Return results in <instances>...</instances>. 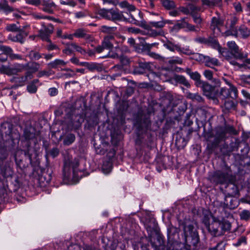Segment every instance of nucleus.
<instances>
[{
	"label": "nucleus",
	"instance_id": "9b49d317",
	"mask_svg": "<svg viewBox=\"0 0 250 250\" xmlns=\"http://www.w3.org/2000/svg\"><path fill=\"white\" fill-rule=\"evenodd\" d=\"M213 221L215 222H218L222 231H229L230 229L231 224L230 222L227 220L222 215L213 217Z\"/></svg>",
	"mask_w": 250,
	"mask_h": 250
},
{
	"label": "nucleus",
	"instance_id": "603ef678",
	"mask_svg": "<svg viewBox=\"0 0 250 250\" xmlns=\"http://www.w3.org/2000/svg\"><path fill=\"white\" fill-rule=\"evenodd\" d=\"M162 4L165 7L168 9H172L175 6L174 3L169 0H164Z\"/></svg>",
	"mask_w": 250,
	"mask_h": 250
},
{
	"label": "nucleus",
	"instance_id": "0eeeda50",
	"mask_svg": "<svg viewBox=\"0 0 250 250\" xmlns=\"http://www.w3.org/2000/svg\"><path fill=\"white\" fill-rule=\"evenodd\" d=\"M198 87L201 88L204 95L209 99H213L217 94L216 86H213L207 82L203 81Z\"/></svg>",
	"mask_w": 250,
	"mask_h": 250
},
{
	"label": "nucleus",
	"instance_id": "7c9ffc66",
	"mask_svg": "<svg viewBox=\"0 0 250 250\" xmlns=\"http://www.w3.org/2000/svg\"><path fill=\"white\" fill-rule=\"evenodd\" d=\"M225 36H229L230 35L233 36L239 39H246L250 36V32H225Z\"/></svg>",
	"mask_w": 250,
	"mask_h": 250
},
{
	"label": "nucleus",
	"instance_id": "f257e3e1",
	"mask_svg": "<svg viewBox=\"0 0 250 250\" xmlns=\"http://www.w3.org/2000/svg\"><path fill=\"white\" fill-rule=\"evenodd\" d=\"M40 66V64L35 62H29L25 64L15 63L11 66L1 65L0 66V73L8 76L17 75L26 70V72L31 74L30 78L32 79L33 73L39 70Z\"/></svg>",
	"mask_w": 250,
	"mask_h": 250
},
{
	"label": "nucleus",
	"instance_id": "9d476101",
	"mask_svg": "<svg viewBox=\"0 0 250 250\" xmlns=\"http://www.w3.org/2000/svg\"><path fill=\"white\" fill-rule=\"evenodd\" d=\"M31 74L25 72L24 75L17 76L12 77L10 80L12 83H15L18 86H23L28 80H31Z\"/></svg>",
	"mask_w": 250,
	"mask_h": 250
},
{
	"label": "nucleus",
	"instance_id": "49530a36",
	"mask_svg": "<svg viewBox=\"0 0 250 250\" xmlns=\"http://www.w3.org/2000/svg\"><path fill=\"white\" fill-rule=\"evenodd\" d=\"M243 146V148L241 149L242 155L243 156L247 155L250 151V147L249 145L245 143H241L240 144L239 147H241Z\"/></svg>",
	"mask_w": 250,
	"mask_h": 250
},
{
	"label": "nucleus",
	"instance_id": "393cba45",
	"mask_svg": "<svg viewBox=\"0 0 250 250\" xmlns=\"http://www.w3.org/2000/svg\"><path fill=\"white\" fill-rule=\"evenodd\" d=\"M187 98L191 100L193 102L199 103H202L204 101L203 98L198 93H192L190 92H187Z\"/></svg>",
	"mask_w": 250,
	"mask_h": 250
},
{
	"label": "nucleus",
	"instance_id": "72a5a7b5",
	"mask_svg": "<svg viewBox=\"0 0 250 250\" xmlns=\"http://www.w3.org/2000/svg\"><path fill=\"white\" fill-rule=\"evenodd\" d=\"M75 36L78 38H84L85 40L90 42L93 40V37L87 34L85 32H75Z\"/></svg>",
	"mask_w": 250,
	"mask_h": 250
},
{
	"label": "nucleus",
	"instance_id": "cd10ccee",
	"mask_svg": "<svg viewBox=\"0 0 250 250\" xmlns=\"http://www.w3.org/2000/svg\"><path fill=\"white\" fill-rule=\"evenodd\" d=\"M219 227V225L218 222H215L213 221V222L210 224L208 226H207L206 228L211 235H216L218 234Z\"/></svg>",
	"mask_w": 250,
	"mask_h": 250
},
{
	"label": "nucleus",
	"instance_id": "13d9d810",
	"mask_svg": "<svg viewBox=\"0 0 250 250\" xmlns=\"http://www.w3.org/2000/svg\"><path fill=\"white\" fill-rule=\"evenodd\" d=\"M22 150H16L15 152H14L13 154V158L14 159V160L15 161V163L17 165V166L19 167H21V163L22 162V161L21 160V159H18V158H17V154L19 153H22Z\"/></svg>",
	"mask_w": 250,
	"mask_h": 250
},
{
	"label": "nucleus",
	"instance_id": "39448f33",
	"mask_svg": "<svg viewBox=\"0 0 250 250\" xmlns=\"http://www.w3.org/2000/svg\"><path fill=\"white\" fill-rule=\"evenodd\" d=\"M184 230L186 244L190 247H196L199 242V237L193 225L192 224L185 225Z\"/></svg>",
	"mask_w": 250,
	"mask_h": 250
},
{
	"label": "nucleus",
	"instance_id": "a18cd8bd",
	"mask_svg": "<svg viewBox=\"0 0 250 250\" xmlns=\"http://www.w3.org/2000/svg\"><path fill=\"white\" fill-rule=\"evenodd\" d=\"M152 28L159 29L163 28L166 24V22L163 20L158 21H150Z\"/></svg>",
	"mask_w": 250,
	"mask_h": 250
},
{
	"label": "nucleus",
	"instance_id": "473e14b6",
	"mask_svg": "<svg viewBox=\"0 0 250 250\" xmlns=\"http://www.w3.org/2000/svg\"><path fill=\"white\" fill-rule=\"evenodd\" d=\"M76 137L74 134L69 133L64 138L63 143L64 145L69 146L75 140Z\"/></svg>",
	"mask_w": 250,
	"mask_h": 250
},
{
	"label": "nucleus",
	"instance_id": "1a4fd4ad",
	"mask_svg": "<svg viewBox=\"0 0 250 250\" xmlns=\"http://www.w3.org/2000/svg\"><path fill=\"white\" fill-rule=\"evenodd\" d=\"M114 36L112 34H109L105 36L102 44L95 48V51L98 53L102 52L104 49L110 50L113 47V42H115Z\"/></svg>",
	"mask_w": 250,
	"mask_h": 250
},
{
	"label": "nucleus",
	"instance_id": "79ce46f5",
	"mask_svg": "<svg viewBox=\"0 0 250 250\" xmlns=\"http://www.w3.org/2000/svg\"><path fill=\"white\" fill-rule=\"evenodd\" d=\"M240 217L242 220L248 221L250 219V211L246 209L242 210L240 213Z\"/></svg>",
	"mask_w": 250,
	"mask_h": 250
},
{
	"label": "nucleus",
	"instance_id": "b1692460",
	"mask_svg": "<svg viewBox=\"0 0 250 250\" xmlns=\"http://www.w3.org/2000/svg\"><path fill=\"white\" fill-rule=\"evenodd\" d=\"M12 125L9 124L2 125L0 128V131L2 134L8 135L10 138L13 141L14 139L12 135Z\"/></svg>",
	"mask_w": 250,
	"mask_h": 250
},
{
	"label": "nucleus",
	"instance_id": "3c124183",
	"mask_svg": "<svg viewBox=\"0 0 250 250\" xmlns=\"http://www.w3.org/2000/svg\"><path fill=\"white\" fill-rule=\"evenodd\" d=\"M75 118L76 119L73 124L76 126H80L81 124L84 121V118L81 115H77L76 116Z\"/></svg>",
	"mask_w": 250,
	"mask_h": 250
},
{
	"label": "nucleus",
	"instance_id": "6ab92c4d",
	"mask_svg": "<svg viewBox=\"0 0 250 250\" xmlns=\"http://www.w3.org/2000/svg\"><path fill=\"white\" fill-rule=\"evenodd\" d=\"M185 72L190 76L191 79L195 81V84L196 86L198 87L200 86L201 83L203 82V81L201 80V75L197 71L193 72L191 71L190 68H187Z\"/></svg>",
	"mask_w": 250,
	"mask_h": 250
},
{
	"label": "nucleus",
	"instance_id": "c9c22d12",
	"mask_svg": "<svg viewBox=\"0 0 250 250\" xmlns=\"http://www.w3.org/2000/svg\"><path fill=\"white\" fill-rule=\"evenodd\" d=\"M117 245V240L109 241V243L104 246V249L105 250H116Z\"/></svg>",
	"mask_w": 250,
	"mask_h": 250
},
{
	"label": "nucleus",
	"instance_id": "0e129e2a",
	"mask_svg": "<svg viewBox=\"0 0 250 250\" xmlns=\"http://www.w3.org/2000/svg\"><path fill=\"white\" fill-rule=\"evenodd\" d=\"M226 243L223 241L219 242L215 247L211 248L213 250H222L225 248Z\"/></svg>",
	"mask_w": 250,
	"mask_h": 250
},
{
	"label": "nucleus",
	"instance_id": "c85d7f7f",
	"mask_svg": "<svg viewBox=\"0 0 250 250\" xmlns=\"http://www.w3.org/2000/svg\"><path fill=\"white\" fill-rule=\"evenodd\" d=\"M207 42L213 48L217 49L221 54V51L220 50L222 49V47L220 46L218 42L215 38L210 37L207 40Z\"/></svg>",
	"mask_w": 250,
	"mask_h": 250
},
{
	"label": "nucleus",
	"instance_id": "c03bdc74",
	"mask_svg": "<svg viewBox=\"0 0 250 250\" xmlns=\"http://www.w3.org/2000/svg\"><path fill=\"white\" fill-rule=\"evenodd\" d=\"M51 32H40L38 35L39 38H40L42 41L50 42L51 40L49 39L50 33Z\"/></svg>",
	"mask_w": 250,
	"mask_h": 250
},
{
	"label": "nucleus",
	"instance_id": "864d4df0",
	"mask_svg": "<svg viewBox=\"0 0 250 250\" xmlns=\"http://www.w3.org/2000/svg\"><path fill=\"white\" fill-rule=\"evenodd\" d=\"M247 243V238L245 236H242L237 239V241L233 244V245L235 247H239L242 244H246Z\"/></svg>",
	"mask_w": 250,
	"mask_h": 250
},
{
	"label": "nucleus",
	"instance_id": "e2e57ef3",
	"mask_svg": "<svg viewBox=\"0 0 250 250\" xmlns=\"http://www.w3.org/2000/svg\"><path fill=\"white\" fill-rule=\"evenodd\" d=\"M27 91L30 93H35L37 90L36 85L30 83L27 86Z\"/></svg>",
	"mask_w": 250,
	"mask_h": 250
},
{
	"label": "nucleus",
	"instance_id": "4468645a",
	"mask_svg": "<svg viewBox=\"0 0 250 250\" xmlns=\"http://www.w3.org/2000/svg\"><path fill=\"white\" fill-rule=\"evenodd\" d=\"M27 32H12L8 36V39L12 42L23 43L27 37Z\"/></svg>",
	"mask_w": 250,
	"mask_h": 250
},
{
	"label": "nucleus",
	"instance_id": "aec40b11",
	"mask_svg": "<svg viewBox=\"0 0 250 250\" xmlns=\"http://www.w3.org/2000/svg\"><path fill=\"white\" fill-rule=\"evenodd\" d=\"M214 216H212L211 212L207 209L203 210L202 216L201 218L202 222L204 224L206 227L208 226L210 224V219L212 218L213 220Z\"/></svg>",
	"mask_w": 250,
	"mask_h": 250
},
{
	"label": "nucleus",
	"instance_id": "5fc2aeb1",
	"mask_svg": "<svg viewBox=\"0 0 250 250\" xmlns=\"http://www.w3.org/2000/svg\"><path fill=\"white\" fill-rule=\"evenodd\" d=\"M27 148L26 149L24 150V155L27 156L29 159L31 161L32 157V153L31 152V147H30V144L29 143H27Z\"/></svg>",
	"mask_w": 250,
	"mask_h": 250
},
{
	"label": "nucleus",
	"instance_id": "4c0bfd02",
	"mask_svg": "<svg viewBox=\"0 0 250 250\" xmlns=\"http://www.w3.org/2000/svg\"><path fill=\"white\" fill-rule=\"evenodd\" d=\"M224 129L226 134L229 133V134H236V131L232 125H225L224 126H221Z\"/></svg>",
	"mask_w": 250,
	"mask_h": 250
},
{
	"label": "nucleus",
	"instance_id": "2f4dec72",
	"mask_svg": "<svg viewBox=\"0 0 250 250\" xmlns=\"http://www.w3.org/2000/svg\"><path fill=\"white\" fill-rule=\"evenodd\" d=\"M66 64L63 60L60 59H56L54 61L51 62L47 64L48 66L50 68L56 69L59 66H64Z\"/></svg>",
	"mask_w": 250,
	"mask_h": 250
},
{
	"label": "nucleus",
	"instance_id": "5701e85b",
	"mask_svg": "<svg viewBox=\"0 0 250 250\" xmlns=\"http://www.w3.org/2000/svg\"><path fill=\"white\" fill-rule=\"evenodd\" d=\"M206 66L213 68L214 66H219L220 62L218 60L215 58H211L207 56L204 62Z\"/></svg>",
	"mask_w": 250,
	"mask_h": 250
},
{
	"label": "nucleus",
	"instance_id": "20e7f679",
	"mask_svg": "<svg viewBox=\"0 0 250 250\" xmlns=\"http://www.w3.org/2000/svg\"><path fill=\"white\" fill-rule=\"evenodd\" d=\"M98 14L103 18L113 21H126L123 12L116 7L110 9L100 8L98 11Z\"/></svg>",
	"mask_w": 250,
	"mask_h": 250
},
{
	"label": "nucleus",
	"instance_id": "4be33fe9",
	"mask_svg": "<svg viewBox=\"0 0 250 250\" xmlns=\"http://www.w3.org/2000/svg\"><path fill=\"white\" fill-rule=\"evenodd\" d=\"M204 77L208 81H211L214 83L216 86H219L220 84V81L218 79L214 78L213 77V72L210 70H205L203 73Z\"/></svg>",
	"mask_w": 250,
	"mask_h": 250
},
{
	"label": "nucleus",
	"instance_id": "bf43d9fd",
	"mask_svg": "<svg viewBox=\"0 0 250 250\" xmlns=\"http://www.w3.org/2000/svg\"><path fill=\"white\" fill-rule=\"evenodd\" d=\"M206 56L201 54L196 53L194 54L193 59L197 61L204 63Z\"/></svg>",
	"mask_w": 250,
	"mask_h": 250
},
{
	"label": "nucleus",
	"instance_id": "e433bc0d",
	"mask_svg": "<svg viewBox=\"0 0 250 250\" xmlns=\"http://www.w3.org/2000/svg\"><path fill=\"white\" fill-rule=\"evenodd\" d=\"M120 6L122 8H126L129 11H134L136 10L134 5L129 4L126 1H124L120 3Z\"/></svg>",
	"mask_w": 250,
	"mask_h": 250
},
{
	"label": "nucleus",
	"instance_id": "58836bf2",
	"mask_svg": "<svg viewBox=\"0 0 250 250\" xmlns=\"http://www.w3.org/2000/svg\"><path fill=\"white\" fill-rule=\"evenodd\" d=\"M28 56L32 60H39L42 57V54L41 55L37 51L32 50L29 52Z\"/></svg>",
	"mask_w": 250,
	"mask_h": 250
},
{
	"label": "nucleus",
	"instance_id": "774afa93",
	"mask_svg": "<svg viewBox=\"0 0 250 250\" xmlns=\"http://www.w3.org/2000/svg\"><path fill=\"white\" fill-rule=\"evenodd\" d=\"M49 153L53 158H55L59 154V150L56 147L53 148L50 150Z\"/></svg>",
	"mask_w": 250,
	"mask_h": 250
},
{
	"label": "nucleus",
	"instance_id": "c756f323",
	"mask_svg": "<svg viewBox=\"0 0 250 250\" xmlns=\"http://www.w3.org/2000/svg\"><path fill=\"white\" fill-rule=\"evenodd\" d=\"M9 153L7 149L5 147L0 148V167L4 165L5 160L8 158Z\"/></svg>",
	"mask_w": 250,
	"mask_h": 250
},
{
	"label": "nucleus",
	"instance_id": "2eb2a0df",
	"mask_svg": "<svg viewBox=\"0 0 250 250\" xmlns=\"http://www.w3.org/2000/svg\"><path fill=\"white\" fill-rule=\"evenodd\" d=\"M185 28H187L190 31H193L195 30V26L185 21V19H182L181 20L178 21L174 25L173 28L175 30H179Z\"/></svg>",
	"mask_w": 250,
	"mask_h": 250
},
{
	"label": "nucleus",
	"instance_id": "09e8293b",
	"mask_svg": "<svg viewBox=\"0 0 250 250\" xmlns=\"http://www.w3.org/2000/svg\"><path fill=\"white\" fill-rule=\"evenodd\" d=\"M57 36L63 39H68L71 40L73 39V37L75 36L74 34H68L65 32H57Z\"/></svg>",
	"mask_w": 250,
	"mask_h": 250
},
{
	"label": "nucleus",
	"instance_id": "412c9836",
	"mask_svg": "<svg viewBox=\"0 0 250 250\" xmlns=\"http://www.w3.org/2000/svg\"><path fill=\"white\" fill-rule=\"evenodd\" d=\"M233 196H227L224 200V204L226 207L230 209H234L238 206V203L236 199L232 198Z\"/></svg>",
	"mask_w": 250,
	"mask_h": 250
},
{
	"label": "nucleus",
	"instance_id": "052dcab7",
	"mask_svg": "<svg viewBox=\"0 0 250 250\" xmlns=\"http://www.w3.org/2000/svg\"><path fill=\"white\" fill-rule=\"evenodd\" d=\"M178 232L177 229L176 228L173 226L169 227L167 229V236L169 239H170L173 235Z\"/></svg>",
	"mask_w": 250,
	"mask_h": 250
},
{
	"label": "nucleus",
	"instance_id": "ea45409f",
	"mask_svg": "<svg viewBox=\"0 0 250 250\" xmlns=\"http://www.w3.org/2000/svg\"><path fill=\"white\" fill-rule=\"evenodd\" d=\"M239 84L245 86L246 84H250V77L249 75H242L239 80Z\"/></svg>",
	"mask_w": 250,
	"mask_h": 250
},
{
	"label": "nucleus",
	"instance_id": "423d86ee",
	"mask_svg": "<svg viewBox=\"0 0 250 250\" xmlns=\"http://www.w3.org/2000/svg\"><path fill=\"white\" fill-rule=\"evenodd\" d=\"M226 83L229 86V88L222 87L219 93L220 97L222 99L231 98L236 99L238 97V90L237 88L230 82L225 80Z\"/></svg>",
	"mask_w": 250,
	"mask_h": 250
},
{
	"label": "nucleus",
	"instance_id": "338daca9",
	"mask_svg": "<svg viewBox=\"0 0 250 250\" xmlns=\"http://www.w3.org/2000/svg\"><path fill=\"white\" fill-rule=\"evenodd\" d=\"M138 67L141 68L142 70L146 71L150 67L149 63L146 62H140L138 63Z\"/></svg>",
	"mask_w": 250,
	"mask_h": 250
},
{
	"label": "nucleus",
	"instance_id": "bb28decb",
	"mask_svg": "<svg viewBox=\"0 0 250 250\" xmlns=\"http://www.w3.org/2000/svg\"><path fill=\"white\" fill-rule=\"evenodd\" d=\"M174 80L178 83L183 84L187 87H189L190 84L185 77L180 75L175 74L174 77Z\"/></svg>",
	"mask_w": 250,
	"mask_h": 250
},
{
	"label": "nucleus",
	"instance_id": "a211bd4d",
	"mask_svg": "<svg viewBox=\"0 0 250 250\" xmlns=\"http://www.w3.org/2000/svg\"><path fill=\"white\" fill-rule=\"evenodd\" d=\"M36 129L32 126H26L23 130V137L26 140H30L35 138L36 135Z\"/></svg>",
	"mask_w": 250,
	"mask_h": 250
},
{
	"label": "nucleus",
	"instance_id": "f03ea898",
	"mask_svg": "<svg viewBox=\"0 0 250 250\" xmlns=\"http://www.w3.org/2000/svg\"><path fill=\"white\" fill-rule=\"evenodd\" d=\"M227 48H223L220 50L221 54L228 61L233 58L237 60H243L248 57V53H244L234 41L228 42Z\"/></svg>",
	"mask_w": 250,
	"mask_h": 250
},
{
	"label": "nucleus",
	"instance_id": "4d7b16f0",
	"mask_svg": "<svg viewBox=\"0 0 250 250\" xmlns=\"http://www.w3.org/2000/svg\"><path fill=\"white\" fill-rule=\"evenodd\" d=\"M164 46L168 50L174 51L175 49L179 50L180 49V47L177 45H174L171 42H168L164 44Z\"/></svg>",
	"mask_w": 250,
	"mask_h": 250
},
{
	"label": "nucleus",
	"instance_id": "7ed1b4c3",
	"mask_svg": "<svg viewBox=\"0 0 250 250\" xmlns=\"http://www.w3.org/2000/svg\"><path fill=\"white\" fill-rule=\"evenodd\" d=\"M211 183L215 185H224L235 180L229 167L225 166L221 170L215 171L209 178Z\"/></svg>",
	"mask_w": 250,
	"mask_h": 250
},
{
	"label": "nucleus",
	"instance_id": "f3484780",
	"mask_svg": "<svg viewBox=\"0 0 250 250\" xmlns=\"http://www.w3.org/2000/svg\"><path fill=\"white\" fill-rule=\"evenodd\" d=\"M224 26L223 21L217 17H213L210 24V29L213 31H220Z\"/></svg>",
	"mask_w": 250,
	"mask_h": 250
},
{
	"label": "nucleus",
	"instance_id": "de8ad7c7",
	"mask_svg": "<svg viewBox=\"0 0 250 250\" xmlns=\"http://www.w3.org/2000/svg\"><path fill=\"white\" fill-rule=\"evenodd\" d=\"M6 29L8 31H22V29L15 23L7 25Z\"/></svg>",
	"mask_w": 250,
	"mask_h": 250
},
{
	"label": "nucleus",
	"instance_id": "8fccbe9b",
	"mask_svg": "<svg viewBox=\"0 0 250 250\" xmlns=\"http://www.w3.org/2000/svg\"><path fill=\"white\" fill-rule=\"evenodd\" d=\"M153 140L151 134L147 135V139L145 140V144L147 148H151L153 144Z\"/></svg>",
	"mask_w": 250,
	"mask_h": 250
},
{
	"label": "nucleus",
	"instance_id": "69168bd1",
	"mask_svg": "<svg viewBox=\"0 0 250 250\" xmlns=\"http://www.w3.org/2000/svg\"><path fill=\"white\" fill-rule=\"evenodd\" d=\"M121 56H120L117 53H111V52L109 51L108 53V54L105 55L101 57L102 58H111L113 59H116V58H120Z\"/></svg>",
	"mask_w": 250,
	"mask_h": 250
},
{
	"label": "nucleus",
	"instance_id": "a878e982",
	"mask_svg": "<svg viewBox=\"0 0 250 250\" xmlns=\"http://www.w3.org/2000/svg\"><path fill=\"white\" fill-rule=\"evenodd\" d=\"M87 68L90 71L102 72L104 70L102 64L96 62H88Z\"/></svg>",
	"mask_w": 250,
	"mask_h": 250
},
{
	"label": "nucleus",
	"instance_id": "680f3d73",
	"mask_svg": "<svg viewBox=\"0 0 250 250\" xmlns=\"http://www.w3.org/2000/svg\"><path fill=\"white\" fill-rule=\"evenodd\" d=\"M70 46L72 48L81 53L82 54H84L85 53V51L82 47L75 43H71Z\"/></svg>",
	"mask_w": 250,
	"mask_h": 250
},
{
	"label": "nucleus",
	"instance_id": "a19ab883",
	"mask_svg": "<svg viewBox=\"0 0 250 250\" xmlns=\"http://www.w3.org/2000/svg\"><path fill=\"white\" fill-rule=\"evenodd\" d=\"M240 144H238L237 141L235 140V142H232L229 145V150L228 151H225V152L227 153H231L233 151H236L238 150Z\"/></svg>",
	"mask_w": 250,
	"mask_h": 250
},
{
	"label": "nucleus",
	"instance_id": "6e6552de",
	"mask_svg": "<svg viewBox=\"0 0 250 250\" xmlns=\"http://www.w3.org/2000/svg\"><path fill=\"white\" fill-rule=\"evenodd\" d=\"M227 138L226 134L221 126H218L215 128L214 135V140L210 146L212 150L217 147L219 144L224 141Z\"/></svg>",
	"mask_w": 250,
	"mask_h": 250
},
{
	"label": "nucleus",
	"instance_id": "f704fd0d",
	"mask_svg": "<svg viewBox=\"0 0 250 250\" xmlns=\"http://www.w3.org/2000/svg\"><path fill=\"white\" fill-rule=\"evenodd\" d=\"M0 9L3 10L4 12L8 13L13 11V8L10 7L6 0L3 2H0Z\"/></svg>",
	"mask_w": 250,
	"mask_h": 250
},
{
	"label": "nucleus",
	"instance_id": "ddd939ff",
	"mask_svg": "<svg viewBox=\"0 0 250 250\" xmlns=\"http://www.w3.org/2000/svg\"><path fill=\"white\" fill-rule=\"evenodd\" d=\"M145 226L148 234H151L157 231L158 224L154 218H149L146 219Z\"/></svg>",
	"mask_w": 250,
	"mask_h": 250
},
{
	"label": "nucleus",
	"instance_id": "dca6fc26",
	"mask_svg": "<svg viewBox=\"0 0 250 250\" xmlns=\"http://www.w3.org/2000/svg\"><path fill=\"white\" fill-rule=\"evenodd\" d=\"M41 4L42 6V10L46 13L52 14L56 6L55 4L51 1V0H41Z\"/></svg>",
	"mask_w": 250,
	"mask_h": 250
},
{
	"label": "nucleus",
	"instance_id": "6e6d98bb",
	"mask_svg": "<svg viewBox=\"0 0 250 250\" xmlns=\"http://www.w3.org/2000/svg\"><path fill=\"white\" fill-rule=\"evenodd\" d=\"M229 150V145L227 144L226 143H224L222 145L220 146V151L222 153V154L224 155H229L230 153H225L224 152L228 151Z\"/></svg>",
	"mask_w": 250,
	"mask_h": 250
},
{
	"label": "nucleus",
	"instance_id": "f8f14e48",
	"mask_svg": "<svg viewBox=\"0 0 250 250\" xmlns=\"http://www.w3.org/2000/svg\"><path fill=\"white\" fill-rule=\"evenodd\" d=\"M235 179L231 182H228L226 186V191L229 196H236L239 195V191L238 186L234 184Z\"/></svg>",
	"mask_w": 250,
	"mask_h": 250
},
{
	"label": "nucleus",
	"instance_id": "37998d69",
	"mask_svg": "<svg viewBox=\"0 0 250 250\" xmlns=\"http://www.w3.org/2000/svg\"><path fill=\"white\" fill-rule=\"evenodd\" d=\"M0 50L2 52L3 54L9 56V57L12 52H13L12 49L10 47L5 45H0Z\"/></svg>",
	"mask_w": 250,
	"mask_h": 250
}]
</instances>
